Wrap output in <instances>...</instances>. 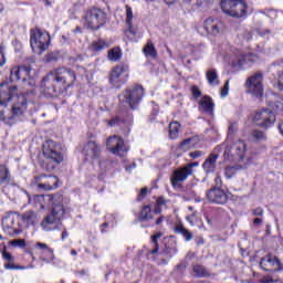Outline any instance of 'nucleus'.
<instances>
[{
  "label": "nucleus",
  "instance_id": "59",
  "mask_svg": "<svg viewBox=\"0 0 283 283\" xmlns=\"http://www.w3.org/2000/svg\"><path fill=\"white\" fill-rule=\"evenodd\" d=\"M205 1H206V3H212L213 2V0H197V6H202V3H205Z\"/></svg>",
  "mask_w": 283,
  "mask_h": 283
},
{
  "label": "nucleus",
  "instance_id": "11",
  "mask_svg": "<svg viewBox=\"0 0 283 283\" xmlns=\"http://www.w3.org/2000/svg\"><path fill=\"white\" fill-rule=\"evenodd\" d=\"M25 112H28V98L25 95L21 94L18 96L17 102H14L11 107V118L9 123L17 125L19 118H21Z\"/></svg>",
  "mask_w": 283,
  "mask_h": 283
},
{
  "label": "nucleus",
  "instance_id": "48",
  "mask_svg": "<svg viewBox=\"0 0 283 283\" xmlns=\"http://www.w3.org/2000/svg\"><path fill=\"white\" fill-rule=\"evenodd\" d=\"M147 192L148 189L147 188H143L137 197V200L140 202V200H145V198L147 197Z\"/></svg>",
  "mask_w": 283,
  "mask_h": 283
},
{
  "label": "nucleus",
  "instance_id": "56",
  "mask_svg": "<svg viewBox=\"0 0 283 283\" xmlns=\"http://www.w3.org/2000/svg\"><path fill=\"white\" fill-rule=\"evenodd\" d=\"M262 222H263L262 218H255L253 220V226L254 227H260V224H262Z\"/></svg>",
  "mask_w": 283,
  "mask_h": 283
},
{
  "label": "nucleus",
  "instance_id": "6",
  "mask_svg": "<svg viewBox=\"0 0 283 283\" xmlns=\"http://www.w3.org/2000/svg\"><path fill=\"white\" fill-rule=\"evenodd\" d=\"M2 229L7 235L14 238L23 233L21 229V214L19 212H9L2 219Z\"/></svg>",
  "mask_w": 283,
  "mask_h": 283
},
{
  "label": "nucleus",
  "instance_id": "61",
  "mask_svg": "<svg viewBox=\"0 0 283 283\" xmlns=\"http://www.w3.org/2000/svg\"><path fill=\"white\" fill-rule=\"evenodd\" d=\"M154 213H156V214L163 213V208H160V206H157V207L154 209Z\"/></svg>",
  "mask_w": 283,
  "mask_h": 283
},
{
  "label": "nucleus",
  "instance_id": "19",
  "mask_svg": "<svg viewBox=\"0 0 283 283\" xmlns=\"http://www.w3.org/2000/svg\"><path fill=\"white\" fill-rule=\"evenodd\" d=\"M191 174H193L191 165H187L175 170L172 177L170 178L172 187H176L178 182H185V180H187Z\"/></svg>",
  "mask_w": 283,
  "mask_h": 283
},
{
  "label": "nucleus",
  "instance_id": "42",
  "mask_svg": "<svg viewBox=\"0 0 283 283\" xmlns=\"http://www.w3.org/2000/svg\"><path fill=\"white\" fill-rule=\"evenodd\" d=\"M59 52H50L44 56L45 63H56L59 61Z\"/></svg>",
  "mask_w": 283,
  "mask_h": 283
},
{
  "label": "nucleus",
  "instance_id": "62",
  "mask_svg": "<svg viewBox=\"0 0 283 283\" xmlns=\"http://www.w3.org/2000/svg\"><path fill=\"white\" fill-rule=\"evenodd\" d=\"M185 145H189V140H188V139H186V140H184V142L181 143V147H185Z\"/></svg>",
  "mask_w": 283,
  "mask_h": 283
},
{
  "label": "nucleus",
  "instance_id": "17",
  "mask_svg": "<svg viewBox=\"0 0 283 283\" xmlns=\"http://www.w3.org/2000/svg\"><path fill=\"white\" fill-rule=\"evenodd\" d=\"M106 146L116 156H125V142L118 136L108 137Z\"/></svg>",
  "mask_w": 283,
  "mask_h": 283
},
{
  "label": "nucleus",
  "instance_id": "5",
  "mask_svg": "<svg viewBox=\"0 0 283 283\" xmlns=\"http://www.w3.org/2000/svg\"><path fill=\"white\" fill-rule=\"evenodd\" d=\"M31 48L35 54H43L50 48V33L41 31V29L35 28L30 31Z\"/></svg>",
  "mask_w": 283,
  "mask_h": 283
},
{
  "label": "nucleus",
  "instance_id": "24",
  "mask_svg": "<svg viewBox=\"0 0 283 283\" xmlns=\"http://www.w3.org/2000/svg\"><path fill=\"white\" fill-rule=\"evenodd\" d=\"M213 107H216V104H213L211 97L207 95L203 96L199 102V112L208 114L209 116H213Z\"/></svg>",
  "mask_w": 283,
  "mask_h": 283
},
{
  "label": "nucleus",
  "instance_id": "37",
  "mask_svg": "<svg viewBox=\"0 0 283 283\" xmlns=\"http://www.w3.org/2000/svg\"><path fill=\"white\" fill-rule=\"evenodd\" d=\"M251 136L256 143H264V140H266V133L260 129L252 130Z\"/></svg>",
  "mask_w": 283,
  "mask_h": 283
},
{
  "label": "nucleus",
  "instance_id": "10",
  "mask_svg": "<svg viewBox=\"0 0 283 283\" xmlns=\"http://www.w3.org/2000/svg\"><path fill=\"white\" fill-rule=\"evenodd\" d=\"M262 81H264V75L261 72L250 76L245 82V87L248 88L249 94H252V96H255L256 98H262V96H264Z\"/></svg>",
  "mask_w": 283,
  "mask_h": 283
},
{
  "label": "nucleus",
  "instance_id": "38",
  "mask_svg": "<svg viewBox=\"0 0 283 283\" xmlns=\"http://www.w3.org/2000/svg\"><path fill=\"white\" fill-rule=\"evenodd\" d=\"M120 56H123V53L120 52L119 48H114L108 51V60L109 61H120Z\"/></svg>",
  "mask_w": 283,
  "mask_h": 283
},
{
  "label": "nucleus",
  "instance_id": "64",
  "mask_svg": "<svg viewBox=\"0 0 283 283\" xmlns=\"http://www.w3.org/2000/svg\"><path fill=\"white\" fill-rule=\"evenodd\" d=\"M3 10H4L3 3L0 2V14L1 12H3Z\"/></svg>",
  "mask_w": 283,
  "mask_h": 283
},
{
  "label": "nucleus",
  "instance_id": "21",
  "mask_svg": "<svg viewBox=\"0 0 283 283\" xmlns=\"http://www.w3.org/2000/svg\"><path fill=\"white\" fill-rule=\"evenodd\" d=\"M32 69L30 67V65L12 67L10 78H11L12 82H14V81L25 82V81H28V78H30V71Z\"/></svg>",
  "mask_w": 283,
  "mask_h": 283
},
{
  "label": "nucleus",
  "instance_id": "8",
  "mask_svg": "<svg viewBox=\"0 0 283 283\" xmlns=\"http://www.w3.org/2000/svg\"><path fill=\"white\" fill-rule=\"evenodd\" d=\"M107 22V14L105 11L98 8H92L86 12L85 24L91 30H98L102 25H105Z\"/></svg>",
  "mask_w": 283,
  "mask_h": 283
},
{
  "label": "nucleus",
  "instance_id": "32",
  "mask_svg": "<svg viewBox=\"0 0 283 283\" xmlns=\"http://www.w3.org/2000/svg\"><path fill=\"white\" fill-rule=\"evenodd\" d=\"M206 78L209 85H220V81L218 80V72L214 69L207 71Z\"/></svg>",
  "mask_w": 283,
  "mask_h": 283
},
{
  "label": "nucleus",
  "instance_id": "41",
  "mask_svg": "<svg viewBox=\"0 0 283 283\" xmlns=\"http://www.w3.org/2000/svg\"><path fill=\"white\" fill-rule=\"evenodd\" d=\"M35 247H36V249H40L42 251H46V253H49L50 260H54V250H52V248L48 247V244L38 242L35 244Z\"/></svg>",
  "mask_w": 283,
  "mask_h": 283
},
{
  "label": "nucleus",
  "instance_id": "51",
  "mask_svg": "<svg viewBox=\"0 0 283 283\" xmlns=\"http://www.w3.org/2000/svg\"><path fill=\"white\" fill-rule=\"evenodd\" d=\"M261 283H275V282H280V280H273V277L271 276H265L263 279L260 280Z\"/></svg>",
  "mask_w": 283,
  "mask_h": 283
},
{
  "label": "nucleus",
  "instance_id": "58",
  "mask_svg": "<svg viewBox=\"0 0 283 283\" xmlns=\"http://www.w3.org/2000/svg\"><path fill=\"white\" fill-rule=\"evenodd\" d=\"M163 222H165V216H160V217L156 220L155 224L160 226V224H163Z\"/></svg>",
  "mask_w": 283,
  "mask_h": 283
},
{
  "label": "nucleus",
  "instance_id": "20",
  "mask_svg": "<svg viewBox=\"0 0 283 283\" xmlns=\"http://www.w3.org/2000/svg\"><path fill=\"white\" fill-rule=\"evenodd\" d=\"M83 156H85L86 160H96L98 156H101V147L96 142L88 140L82 150Z\"/></svg>",
  "mask_w": 283,
  "mask_h": 283
},
{
  "label": "nucleus",
  "instance_id": "14",
  "mask_svg": "<svg viewBox=\"0 0 283 283\" xmlns=\"http://www.w3.org/2000/svg\"><path fill=\"white\" fill-rule=\"evenodd\" d=\"M222 147H224V144L217 146L203 161L202 169L206 174H213V171H216V168L218 167V158H220V151H222Z\"/></svg>",
  "mask_w": 283,
  "mask_h": 283
},
{
  "label": "nucleus",
  "instance_id": "18",
  "mask_svg": "<svg viewBox=\"0 0 283 283\" xmlns=\"http://www.w3.org/2000/svg\"><path fill=\"white\" fill-rule=\"evenodd\" d=\"M255 61H258V55L253 53H238L232 60V66L242 70L243 65H251L252 63H255Z\"/></svg>",
  "mask_w": 283,
  "mask_h": 283
},
{
  "label": "nucleus",
  "instance_id": "12",
  "mask_svg": "<svg viewBox=\"0 0 283 283\" xmlns=\"http://www.w3.org/2000/svg\"><path fill=\"white\" fill-rule=\"evenodd\" d=\"M253 120L259 127L269 129V127H273L275 124V113L269 108H264L255 113Z\"/></svg>",
  "mask_w": 283,
  "mask_h": 283
},
{
  "label": "nucleus",
  "instance_id": "45",
  "mask_svg": "<svg viewBox=\"0 0 283 283\" xmlns=\"http://www.w3.org/2000/svg\"><path fill=\"white\" fill-rule=\"evenodd\" d=\"M191 92L195 98H200L202 96V92H200V88H198V86H192Z\"/></svg>",
  "mask_w": 283,
  "mask_h": 283
},
{
  "label": "nucleus",
  "instance_id": "3",
  "mask_svg": "<svg viewBox=\"0 0 283 283\" xmlns=\"http://www.w3.org/2000/svg\"><path fill=\"white\" fill-rule=\"evenodd\" d=\"M42 154L44 159L41 164V167L45 171H54L61 163H63V153L61 151V144L49 139L42 145Z\"/></svg>",
  "mask_w": 283,
  "mask_h": 283
},
{
  "label": "nucleus",
  "instance_id": "49",
  "mask_svg": "<svg viewBox=\"0 0 283 283\" xmlns=\"http://www.w3.org/2000/svg\"><path fill=\"white\" fill-rule=\"evenodd\" d=\"M229 95V81H227L223 85V88L221 90V96L224 98V96Z\"/></svg>",
  "mask_w": 283,
  "mask_h": 283
},
{
  "label": "nucleus",
  "instance_id": "28",
  "mask_svg": "<svg viewBox=\"0 0 283 283\" xmlns=\"http://www.w3.org/2000/svg\"><path fill=\"white\" fill-rule=\"evenodd\" d=\"M174 231L178 235H182V238L185 239L186 242H191V240H193V233H191V231H189V229L185 228V226L182 223L177 224L174 228Z\"/></svg>",
  "mask_w": 283,
  "mask_h": 283
},
{
  "label": "nucleus",
  "instance_id": "54",
  "mask_svg": "<svg viewBox=\"0 0 283 283\" xmlns=\"http://www.w3.org/2000/svg\"><path fill=\"white\" fill-rule=\"evenodd\" d=\"M202 150H195L192 153L189 154L190 158H200V156H202Z\"/></svg>",
  "mask_w": 283,
  "mask_h": 283
},
{
  "label": "nucleus",
  "instance_id": "30",
  "mask_svg": "<svg viewBox=\"0 0 283 283\" xmlns=\"http://www.w3.org/2000/svg\"><path fill=\"white\" fill-rule=\"evenodd\" d=\"M192 271L195 273V277H210V273L203 265L197 264L193 265Z\"/></svg>",
  "mask_w": 283,
  "mask_h": 283
},
{
  "label": "nucleus",
  "instance_id": "57",
  "mask_svg": "<svg viewBox=\"0 0 283 283\" xmlns=\"http://www.w3.org/2000/svg\"><path fill=\"white\" fill-rule=\"evenodd\" d=\"M273 67H283V60H279L276 62H273Z\"/></svg>",
  "mask_w": 283,
  "mask_h": 283
},
{
  "label": "nucleus",
  "instance_id": "1",
  "mask_svg": "<svg viewBox=\"0 0 283 283\" xmlns=\"http://www.w3.org/2000/svg\"><path fill=\"white\" fill-rule=\"evenodd\" d=\"M76 83V73L72 69L57 67L51 70L41 81V88L49 96H60Z\"/></svg>",
  "mask_w": 283,
  "mask_h": 283
},
{
  "label": "nucleus",
  "instance_id": "40",
  "mask_svg": "<svg viewBox=\"0 0 283 283\" xmlns=\"http://www.w3.org/2000/svg\"><path fill=\"white\" fill-rule=\"evenodd\" d=\"M92 48H93L94 52H101V51L105 50L106 48H109V44H107L105 42V40H98V41L92 43Z\"/></svg>",
  "mask_w": 283,
  "mask_h": 283
},
{
  "label": "nucleus",
  "instance_id": "15",
  "mask_svg": "<svg viewBox=\"0 0 283 283\" xmlns=\"http://www.w3.org/2000/svg\"><path fill=\"white\" fill-rule=\"evenodd\" d=\"M207 200L212 205H227L229 202V195L222 188H212L207 190Z\"/></svg>",
  "mask_w": 283,
  "mask_h": 283
},
{
  "label": "nucleus",
  "instance_id": "33",
  "mask_svg": "<svg viewBox=\"0 0 283 283\" xmlns=\"http://www.w3.org/2000/svg\"><path fill=\"white\" fill-rule=\"evenodd\" d=\"M234 3L235 0H221L220 6L222 12H224V14H228V17H231V11L233 10Z\"/></svg>",
  "mask_w": 283,
  "mask_h": 283
},
{
  "label": "nucleus",
  "instance_id": "2",
  "mask_svg": "<svg viewBox=\"0 0 283 283\" xmlns=\"http://www.w3.org/2000/svg\"><path fill=\"white\" fill-rule=\"evenodd\" d=\"M49 202L52 203V211L41 222L43 231H56L63 220L65 219V213L67 210L63 206V195L55 193L46 196Z\"/></svg>",
  "mask_w": 283,
  "mask_h": 283
},
{
  "label": "nucleus",
  "instance_id": "7",
  "mask_svg": "<svg viewBox=\"0 0 283 283\" xmlns=\"http://www.w3.org/2000/svg\"><path fill=\"white\" fill-rule=\"evenodd\" d=\"M145 96V88L142 85H134L124 91V103L130 109H138Z\"/></svg>",
  "mask_w": 283,
  "mask_h": 283
},
{
  "label": "nucleus",
  "instance_id": "27",
  "mask_svg": "<svg viewBox=\"0 0 283 283\" xmlns=\"http://www.w3.org/2000/svg\"><path fill=\"white\" fill-rule=\"evenodd\" d=\"M11 180L12 175L10 174V169L6 165H0V186L8 187Z\"/></svg>",
  "mask_w": 283,
  "mask_h": 283
},
{
  "label": "nucleus",
  "instance_id": "23",
  "mask_svg": "<svg viewBox=\"0 0 283 283\" xmlns=\"http://www.w3.org/2000/svg\"><path fill=\"white\" fill-rule=\"evenodd\" d=\"M221 29L222 22L218 19L209 18L205 21V30L208 34H212V36L220 34Z\"/></svg>",
  "mask_w": 283,
  "mask_h": 283
},
{
  "label": "nucleus",
  "instance_id": "46",
  "mask_svg": "<svg viewBox=\"0 0 283 283\" xmlns=\"http://www.w3.org/2000/svg\"><path fill=\"white\" fill-rule=\"evenodd\" d=\"M2 258L7 262H14V256H12V254L10 252H8V251H3L2 252Z\"/></svg>",
  "mask_w": 283,
  "mask_h": 283
},
{
  "label": "nucleus",
  "instance_id": "34",
  "mask_svg": "<svg viewBox=\"0 0 283 283\" xmlns=\"http://www.w3.org/2000/svg\"><path fill=\"white\" fill-rule=\"evenodd\" d=\"M154 217H151V207L144 206L140 213H139V220L140 222H147L149 220H153Z\"/></svg>",
  "mask_w": 283,
  "mask_h": 283
},
{
  "label": "nucleus",
  "instance_id": "50",
  "mask_svg": "<svg viewBox=\"0 0 283 283\" xmlns=\"http://www.w3.org/2000/svg\"><path fill=\"white\" fill-rule=\"evenodd\" d=\"M214 187L212 188H219L222 189V178L220 177V175H217L216 179H214Z\"/></svg>",
  "mask_w": 283,
  "mask_h": 283
},
{
  "label": "nucleus",
  "instance_id": "53",
  "mask_svg": "<svg viewBox=\"0 0 283 283\" xmlns=\"http://www.w3.org/2000/svg\"><path fill=\"white\" fill-rule=\"evenodd\" d=\"M228 132L229 134H235L238 132V123L230 124Z\"/></svg>",
  "mask_w": 283,
  "mask_h": 283
},
{
  "label": "nucleus",
  "instance_id": "55",
  "mask_svg": "<svg viewBox=\"0 0 283 283\" xmlns=\"http://www.w3.org/2000/svg\"><path fill=\"white\" fill-rule=\"evenodd\" d=\"M118 123H120V117H115V118L109 120L108 125L111 127H116V125H118Z\"/></svg>",
  "mask_w": 283,
  "mask_h": 283
},
{
  "label": "nucleus",
  "instance_id": "9",
  "mask_svg": "<svg viewBox=\"0 0 283 283\" xmlns=\"http://www.w3.org/2000/svg\"><path fill=\"white\" fill-rule=\"evenodd\" d=\"M129 76V66L127 64H117L109 73V84L113 87H120L127 83Z\"/></svg>",
  "mask_w": 283,
  "mask_h": 283
},
{
  "label": "nucleus",
  "instance_id": "4",
  "mask_svg": "<svg viewBox=\"0 0 283 283\" xmlns=\"http://www.w3.org/2000/svg\"><path fill=\"white\" fill-rule=\"evenodd\" d=\"M17 85H9L8 83L0 84V120H2L4 125H14V123H10L12 113L11 109L8 108V103L17 96Z\"/></svg>",
  "mask_w": 283,
  "mask_h": 283
},
{
  "label": "nucleus",
  "instance_id": "31",
  "mask_svg": "<svg viewBox=\"0 0 283 283\" xmlns=\"http://www.w3.org/2000/svg\"><path fill=\"white\" fill-rule=\"evenodd\" d=\"M179 132H180V123L172 122L169 124V138L171 140H176L178 138Z\"/></svg>",
  "mask_w": 283,
  "mask_h": 283
},
{
  "label": "nucleus",
  "instance_id": "47",
  "mask_svg": "<svg viewBox=\"0 0 283 283\" xmlns=\"http://www.w3.org/2000/svg\"><path fill=\"white\" fill-rule=\"evenodd\" d=\"M6 65V53H3V46H0V67Z\"/></svg>",
  "mask_w": 283,
  "mask_h": 283
},
{
  "label": "nucleus",
  "instance_id": "39",
  "mask_svg": "<svg viewBox=\"0 0 283 283\" xmlns=\"http://www.w3.org/2000/svg\"><path fill=\"white\" fill-rule=\"evenodd\" d=\"M163 238V234L160 232L151 235V242L154 243L155 248L150 251L151 255H156L158 253L160 245L158 244V239Z\"/></svg>",
  "mask_w": 283,
  "mask_h": 283
},
{
  "label": "nucleus",
  "instance_id": "52",
  "mask_svg": "<svg viewBox=\"0 0 283 283\" xmlns=\"http://www.w3.org/2000/svg\"><path fill=\"white\" fill-rule=\"evenodd\" d=\"M252 216H259V217H262L264 216V209L262 208H255L252 210Z\"/></svg>",
  "mask_w": 283,
  "mask_h": 283
},
{
  "label": "nucleus",
  "instance_id": "16",
  "mask_svg": "<svg viewBox=\"0 0 283 283\" xmlns=\"http://www.w3.org/2000/svg\"><path fill=\"white\" fill-rule=\"evenodd\" d=\"M260 266L263 271H268L270 273H275L283 269L282 262L271 254L261 259Z\"/></svg>",
  "mask_w": 283,
  "mask_h": 283
},
{
  "label": "nucleus",
  "instance_id": "25",
  "mask_svg": "<svg viewBox=\"0 0 283 283\" xmlns=\"http://www.w3.org/2000/svg\"><path fill=\"white\" fill-rule=\"evenodd\" d=\"M20 220L27 224V227H36L39 224V216L36 212L29 210L20 216Z\"/></svg>",
  "mask_w": 283,
  "mask_h": 283
},
{
  "label": "nucleus",
  "instance_id": "35",
  "mask_svg": "<svg viewBox=\"0 0 283 283\" xmlns=\"http://www.w3.org/2000/svg\"><path fill=\"white\" fill-rule=\"evenodd\" d=\"M134 20V12L132 11V7L129 4H126V24L128 28V32L134 34V30H132V21Z\"/></svg>",
  "mask_w": 283,
  "mask_h": 283
},
{
  "label": "nucleus",
  "instance_id": "63",
  "mask_svg": "<svg viewBox=\"0 0 283 283\" xmlns=\"http://www.w3.org/2000/svg\"><path fill=\"white\" fill-rule=\"evenodd\" d=\"M192 217H193V216H190V217H187V218H186V220H188V222H190V224L193 223V221L191 220Z\"/></svg>",
  "mask_w": 283,
  "mask_h": 283
},
{
  "label": "nucleus",
  "instance_id": "36",
  "mask_svg": "<svg viewBox=\"0 0 283 283\" xmlns=\"http://www.w3.org/2000/svg\"><path fill=\"white\" fill-rule=\"evenodd\" d=\"M240 169H242V166H228L224 169V176L226 178H228V180H230V178H233V176H235V174H238V171H240Z\"/></svg>",
  "mask_w": 283,
  "mask_h": 283
},
{
  "label": "nucleus",
  "instance_id": "43",
  "mask_svg": "<svg viewBox=\"0 0 283 283\" xmlns=\"http://www.w3.org/2000/svg\"><path fill=\"white\" fill-rule=\"evenodd\" d=\"M4 269H7L9 271H19V270H23V266L15 265L14 261H9V262L4 263Z\"/></svg>",
  "mask_w": 283,
  "mask_h": 283
},
{
  "label": "nucleus",
  "instance_id": "29",
  "mask_svg": "<svg viewBox=\"0 0 283 283\" xmlns=\"http://www.w3.org/2000/svg\"><path fill=\"white\" fill-rule=\"evenodd\" d=\"M143 52L145 56L150 59H156L158 56V51L156 50V46L150 41L144 46Z\"/></svg>",
  "mask_w": 283,
  "mask_h": 283
},
{
  "label": "nucleus",
  "instance_id": "13",
  "mask_svg": "<svg viewBox=\"0 0 283 283\" xmlns=\"http://www.w3.org/2000/svg\"><path fill=\"white\" fill-rule=\"evenodd\" d=\"M229 154H231V156H233V158H235L239 163H242V160H244V156L247 155V143L241 139L234 142L231 149L224 150L223 153L224 158L228 160Z\"/></svg>",
  "mask_w": 283,
  "mask_h": 283
},
{
  "label": "nucleus",
  "instance_id": "60",
  "mask_svg": "<svg viewBox=\"0 0 283 283\" xmlns=\"http://www.w3.org/2000/svg\"><path fill=\"white\" fill-rule=\"evenodd\" d=\"M69 235H70V233H67V230L64 229L63 232H62L61 239H62V240H65V238H69Z\"/></svg>",
  "mask_w": 283,
  "mask_h": 283
},
{
  "label": "nucleus",
  "instance_id": "26",
  "mask_svg": "<svg viewBox=\"0 0 283 283\" xmlns=\"http://www.w3.org/2000/svg\"><path fill=\"white\" fill-rule=\"evenodd\" d=\"M39 189H44V191H52V189H56L59 187V177L49 176L48 179L38 185Z\"/></svg>",
  "mask_w": 283,
  "mask_h": 283
},
{
  "label": "nucleus",
  "instance_id": "22",
  "mask_svg": "<svg viewBox=\"0 0 283 283\" xmlns=\"http://www.w3.org/2000/svg\"><path fill=\"white\" fill-rule=\"evenodd\" d=\"M248 9L249 6H247L244 0H234V4L230 11V17L233 19H242V17H247Z\"/></svg>",
  "mask_w": 283,
  "mask_h": 283
},
{
  "label": "nucleus",
  "instance_id": "44",
  "mask_svg": "<svg viewBox=\"0 0 283 283\" xmlns=\"http://www.w3.org/2000/svg\"><path fill=\"white\" fill-rule=\"evenodd\" d=\"M11 247H19L20 249L25 248V240L23 239H15L9 242Z\"/></svg>",
  "mask_w": 283,
  "mask_h": 283
}]
</instances>
